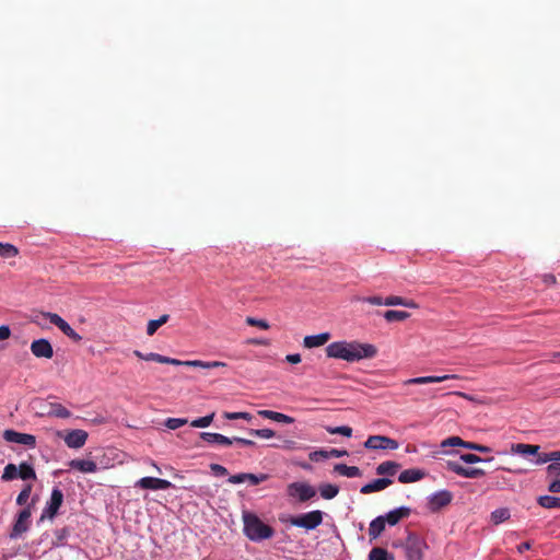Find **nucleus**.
I'll return each mask as SVG.
<instances>
[{"label":"nucleus","instance_id":"f257e3e1","mask_svg":"<svg viewBox=\"0 0 560 560\" xmlns=\"http://www.w3.org/2000/svg\"><path fill=\"white\" fill-rule=\"evenodd\" d=\"M325 351L327 358L343 360L350 363L373 359L377 355V348L374 345L358 340L335 341L329 343Z\"/></svg>","mask_w":560,"mask_h":560},{"label":"nucleus","instance_id":"f03ea898","mask_svg":"<svg viewBox=\"0 0 560 560\" xmlns=\"http://www.w3.org/2000/svg\"><path fill=\"white\" fill-rule=\"evenodd\" d=\"M133 354L144 361H154L163 364H172V365H184L190 368H200V369H215V368H225L226 363L222 361H201V360H187L180 361L178 359H173L170 357H165L155 352L142 353L139 350H135Z\"/></svg>","mask_w":560,"mask_h":560},{"label":"nucleus","instance_id":"7ed1b4c3","mask_svg":"<svg viewBox=\"0 0 560 560\" xmlns=\"http://www.w3.org/2000/svg\"><path fill=\"white\" fill-rule=\"evenodd\" d=\"M244 534L253 541H261L273 536V529L256 514L243 512Z\"/></svg>","mask_w":560,"mask_h":560},{"label":"nucleus","instance_id":"20e7f679","mask_svg":"<svg viewBox=\"0 0 560 560\" xmlns=\"http://www.w3.org/2000/svg\"><path fill=\"white\" fill-rule=\"evenodd\" d=\"M550 464L547 466V478L549 480L548 490L552 493H560V451L550 453H542L534 459V464L542 465L546 463Z\"/></svg>","mask_w":560,"mask_h":560},{"label":"nucleus","instance_id":"39448f33","mask_svg":"<svg viewBox=\"0 0 560 560\" xmlns=\"http://www.w3.org/2000/svg\"><path fill=\"white\" fill-rule=\"evenodd\" d=\"M395 546L402 549L407 560H424V555L429 549L425 539L415 533H409L402 541Z\"/></svg>","mask_w":560,"mask_h":560},{"label":"nucleus","instance_id":"423d86ee","mask_svg":"<svg viewBox=\"0 0 560 560\" xmlns=\"http://www.w3.org/2000/svg\"><path fill=\"white\" fill-rule=\"evenodd\" d=\"M43 319H48L50 324L58 327L70 339L74 341H80L82 339L81 336L58 314L50 312H40L32 318V322L36 323L42 327H45Z\"/></svg>","mask_w":560,"mask_h":560},{"label":"nucleus","instance_id":"0eeeda50","mask_svg":"<svg viewBox=\"0 0 560 560\" xmlns=\"http://www.w3.org/2000/svg\"><path fill=\"white\" fill-rule=\"evenodd\" d=\"M287 492L289 497L296 499L300 502H305L316 495L315 488L304 481L290 483L287 488Z\"/></svg>","mask_w":560,"mask_h":560},{"label":"nucleus","instance_id":"6e6552de","mask_svg":"<svg viewBox=\"0 0 560 560\" xmlns=\"http://www.w3.org/2000/svg\"><path fill=\"white\" fill-rule=\"evenodd\" d=\"M31 515H32V512H31L30 508L23 509L16 515L15 522H14L12 529L10 532V535H9L11 539L21 538L23 536V534H25L30 529Z\"/></svg>","mask_w":560,"mask_h":560},{"label":"nucleus","instance_id":"1a4fd4ad","mask_svg":"<svg viewBox=\"0 0 560 560\" xmlns=\"http://www.w3.org/2000/svg\"><path fill=\"white\" fill-rule=\"evenodd\" d=\"M323 522V513L318 510L304 513L291 518V524L305 529H314Z\"/></svg>","mask_w":560,"mask_h":560},{"label":"nucleus","instance_id":"9d476101","mask_svg":"<svg viewBox=\"0 0 560 560\" xmlns=\"http://www.w3.org/2000/svg\"><path fill=\"white\" fill-rule=\"evenodd\" d=\"M364 447L372 451H394L399 447V444L396 440L386 435H371L364 442Z\"/></svg>","mask_w":560,"mask_h":560},{"label":"nucleus","instance_id":"9b49d317","mask_svg":"<svg viewBox=\"0 0 560 560\" xmlns=\"http://www.w3.org/2000/svg\"><path fill=\"white\" fill-rule=\"evenodd\" d=\"M63 501V494L60 489L54 488L50 494V499L47 502L45 509L42 513V520L44 518H50L52 520L55 515L57 514L59 508L61 506Z\"/></svg>","mask_w":560,"mask_h":560},{"label":"nucleus","instance_id":"f8f14e48","mask_svg":"<svg viewBox=\"0 0 560 560\" xmlns=\"http://www.w3.org/2000/svg\"><path fill=\"white\" fill-rule=\"evenodd\" d=\"M3 438L7 442L22 444L28 447H35L36 439L32 434L20 433L14 430H5Z\"/></svg>","mask_w":560,"mask_h":560},{"label":"nucleus","instance_id":"ddd939ff","mask_svg":"<svg viewBox=\"0 0 560 560\" xmlns=\"http://www.w3.org/2000/svg\"><path fill=\"white\" fill-rule=\"evenodd\" d=\"M88 436L89 434L86 431L81 429H74L68 431L63 435V441L70 448H80L85 444Z\"/></svg>","mask_w":560,"mask_h":560},{"label":"nucleus","instance_id":"4468645a","mask_svg":"<svg viewBox=\"0 0 560 560\" xmlns=\"http://www.w3.org/2000/svg\"><path fill=\"white\" fill-rule=\"evenodd\" d=\"M459 378L456 374H445V375H429V376H418L413 378L406 380L404 385H424L431 383H441L448 380H457Z\"/></svg>","mask_w":560,"mask_h":560},{"label":"nucleus","instance_id":"2eb2a0df","mask_svg":"<svg viewBox=\"0 0 560 560\" xmlns=\"http://www.w3.org/2000/svg\"><path fill=\"white\" fill-rule=\"evenodd\" d=\"M172 486L168 480L155 477H143L136 482V487L150 490H166Z\"/></svg>","mask_w":560,"mask_h":560},{"label":"nucleus","instance_id":"dca6fc26","mask_svg":"<svg viewBox=\"0 0 560 560\" xmlns=\"http://www.w3.org/2000/svg\"><path fill=\"white\" fill-rule=\"evenodd\" d=\"M453 495L447 490H440L429 497V508L431 511H438L451 503Z\"/></svg>","mask_w":560,"mask_h":560},{"label":"nucleus","instance_id":"f3484780","mask_svg":"<svg viewBox=\"0 0 560 560\" xmlns=\"http://www.w3.org/2000/svg\"><path fill=\"white\" fill-rule=\"evenodd\" d=\"M31 351L36 358L51 359L54 349L47 339L34 340L31 343Z\"/></svg>","mask_w":560,"mask_h":560},{"label":"nucleus","instance_id":"a211bd4d","mask_svg":"<svg viewBox=\"0 0 560 560\" xmlns=\"http://www.w3.org/2000/svg\"><path fill=\"white\" fill-rule=\"evenodd\" d=\"M392 480L388 479V478H380V479H375L366 485H364L360 492L363 493V494H369V493H372V492H378V491H382L384 489H386L388 486L392 485Z\"/></svg>","mask_w":560,"mask_h":560},{"label":"nucleus","instance_id":"6ab92c4d","mask_svg":"<svg viewBox=\"0 0 560 560\" xmlns=\"http://www.w3.org/2000/svg\"><path fill=\"white\" fill-rule=\"evenodd\" d=\"M330 337L331 336L329 332H322L318 335L306 336L303 339V346L308 349L317 348V347L326 345L328 342V340L330 339Z\"/></svg>","mask_w":560,"mask_h":560},{"label":"nucleus","instance_id":"aec40b11","mask_svg":"<svg viewBox=\"0 0 560 560\" xmlns=\"http://www.w3.org/2000/svg\"><path fill=\"white\" fill-rule=\"evenodd\" d=\"M69 466L83 474H93L97 470L96 463L90 459H72Z\"/></svg>","mask_w":560,"mask_h":560},{"label":"nucleus","instance_id":"412c9836","mask_svg":"<svg viewBox=\"0 0 560 560\" xmlns=\"http://www.w3.org/2000/svg\"><path fill=\"white\" fill-rule=\"evenodd\" d=\"M425 472L418 468L406 469L398 476V481L401 483L416 482L424 478Z\"/></svg>","mask_w":560,"mask_h":560},{"label":"nucleus","instance_id":"4be33fe9","mask_svg":"<svg viewBox=\"0 0 560 560\" xmlns=\"http://www.w3.org/2000/svg\"><path fill=\"white\" fill-rule=\"evenodd\" d=\"M410 513V509L406 506H400L395 510L389 511L387 514L383 515L385 517V522L392 526L396 525L400 520L407 517Z\"/></svg>","mask_w":560,"mask_h":560},{"label":"nucleus","instance_id":"5701e85b","mask_svg":"<svg viewBox=\"0 0 560 560\" xmlns=\"http://www.w3.org/2000/svg\"><path fill=\"white\" fill-rule=\"evenodd\" d=\"M200 438L210 444H220L224 446H229L233 443V440L222 435L220 433H212V432H201Z\"/></svg>","mask_w":560,"mask_h":560},{"label":"nucleus","instance_id":"b1692460","mask_svg":"<svg viewBox=\"0 0 560 560\" xmlns=\"http://www.w3.org/2000/svg\"><path fill=\"white\" fill-rule=\"evenodd\" d=\"M539 448H540L539 445L518 443V444L512 445L511 451L514 454H520L523 456H536V458H537L538 455H541L539 453Z\"/></svg>","mask_w":560,"mask_h":560},{"label":"nucleus","instance_id":"393cba45","mask_svg":"<svg viewBox=\"0 0 560 560\" xmlns=\"http://www.w3.org/2000/svg\"><path fill=\"white\" fill-rule=\"evenodd\" d=\"M258 415L261 416L265 419L273 420L281 423H293L294 419L290 416H287L281 412L272 411V410H259Z\"/></svg>","mask_w":560,"mask_h":560},{"label":"nucleus","instance_id":"a878e982","mask_svg":"<svg viewBox=\"0 0 560 560\" xmlns=\"http://www.w3.org/2000/svg\"><path fill=\"white\" fill-rule=\"evenodd\" d=\"M385 517L384 516H377L374 518L369 526V536L373 539L377 538L383 530L385 529Z\"/></svg>","mask_w":560,"mask_h":560},{"label":"nucleus","instance_id":"bb28decb","mask_svg":"<svg viewBox=\"0 0 560 560\" xmlns=\"http://www.w3.org/2000/svg\"><path fill=\"white\" fill-rule=\"evenodd\" d=\"M334 470L348 478H355L362 475L361 470L357 466H348L346 464H336Z\"/></svg>","mask_w":560,"mask_h":560},{"label":"nucleus","instance_id":"cd10ccee","mask_svg":"<svg viewBox=\"0 0 560 560\" xmlns=\"http://www.w3.org/2000/svg\"><path fill=\"white\" fill-rule=\"evenodd\" d=\"M537 503L545 509H560V498L552 495H540Z\"/></svg>","mask_w":560,"mask_h":560},{"label":"nucleus","instance_id":"c85d7f7f","mask_svg":"<svg viewBox=\"0 0 560 560\" xmlns=\"http://www.w3.org/2000/svg\"><path fill=\"white\" fill-rule=\"evenodd\" d=\"M510 510L508 508H499L491 512L490 520L494 525H499L510 518Z\"/></svg>","mask_w":560,"mask_h":560},{"label":"nucleus","instance_id":"c756f323","mask_svg":"<svg viewBox=\"0 0 560 560\" xmlns=\"http://www.w3.org/2000/svg\"><path fill=\"white\" fill-rule=\"evenodd\" d=\"M168 318L170 316L167 314H164L160 316L158 319L149 320L147 325L148 336H153L162 325L167 323Z\"/></svg>","mask_w":560,"mask_h":560},{"label":"nucleus","instance_id":"7c9ffc66","mask_svg":"<svg viewBox=\"0 0 560 560\" xmlns=\"http://www.w3.org/2000/svg\"><path fill=\"white\" fill-rule=\"evenodd\" d=\"M368 560H395V557L386 549L375 547L370 551Z\"/></svg>","mask_w":560,"mask_h":560},{"label":"nucleus","instance_id":"2f4dec72","mask_svg":"<svg viewBox=\"0 0 560 560\" xmlns=\"http://www.w3.org/2000/svg\"><path fill=\"white\" fill-rule=\"evenodd\" d=\"M399 468V465L395 462H390V460H387V462H383L381 463L377 468H376V472L378 475H388V476H393L396 474L397 469Z\"/></svg>","mask_w":560,"mask_h":560},{"label":"nucleus","instance_id":"473e14b6","mask_svg":"<svg viewBox=\"0 0 560 560\" xmlns=\"http://www.w3.org/2000/svg\"><path fill=\"white\" fill-rule=\"evenodd\" d=\"M318 490L320 492L322 498L326 500L334 499L339 492V488L332 483H322Z\"/></svg>","mask_w":560,"mask_h":560},{"label":"nucleus","instance_id":"72a5a7b5","mask_svg":"<svg viewBox=\"0 0 560 560\" xmlns=\"http://www.w3.org/2000/svg\"><path fill=\"white\" fill-rule=\"evenodd\" d=\"M410 317V314L405 311H386L384 313V318L392 323V322H402Z\"/></svg>","mask_w":560,"mask_h":560},{"label":"nucleus","instance_id":"f704fd0d","mask_svg":"<svg viewBox=\"0 0 560 560\" xmlns=\"http://www.w3.org/2000/svg\"><path fill=\"white\" fill-rule=\"evenodd\" d=\"M18 477L21 478L22 480H28V479L34 480V479H36V474H35L34 468L31 465H28L27 463H22L19 466Z\"/></svg>","mask_w":560,"mask_h":560},{"label":"nucleus","instance_id":"c9c22d12","mask_svg":"<svg viewBox=\"0 0 560 560\" xmlns=\"http://www.w3.org/2000/svg\"><path fill=\"white\" fill-rule=\"evenodd\" d=\"M19 467H16L14 464H8L4 467L3 474L1 476V479L3 481H10L15 478H18Z\"/></svg>","mask_w":560,"mask_h":560},{"label":"nucleus","instance_id":"e433bc0d","mask_svg":"<svg viewBox=\"0 0 560 560\" xmlns=\"http://www.w3.org/2000/svg\"><path fill=\"white\" fill-rule=\"evenodd\" d=\"M19 254V250L15 246L11 244H2L0 243V256L4 258L15 257Z\"/></svg>","mask_w":560,"mask_h":560},{"label":"nucleus","instance_id":"4c0bfd02","mask_svg":"<svg viewBox=\"0 0 560 560\" xmlns=\"http://www.w3.org/2000/svg\"><path fill=\"white\" fill-rule=\"evenodd\" d=\"M213 418H214V412H212L208 416H205L202 418L195 419L191 421L190 424L194 428H207L211 424V422L213 421Z\"/></svg>","mask_w":560,"mask_h":560},{"label":"nucleus","instance_id":"58836bf2","mask_svg":"<svg viewBox=\"0 0 560 560\" xmlns=\"http://www.w3.org/2000/svg\"><path fill=\"white\" fill-rule=\"evenodd\" d=\"M326 430L330 434H341L343 436L350 438L352 435V429L347 425L341 427H327Z\"/></svg>","mask_w":560,"mask_h":560},{"label":"nucleus","instance_id":"ea45409f","mask_svg":"<svg viewBox=\"0 0 560 560\" xmlns=\"http://www.w3.org/2000/svg\"><path fill=\"white\" fill-rule=\"evenodd\" d=\"M308 458L312 462H322L329 458V451L328 450H317L314 452H311L308 454Z\"/></svg>","mask_w":560,"mask_h":560},{"label":"nucleus","instance_id":"a19ab883","mask_svg":"<svg viewBox=\"0 0 560 560\" xmlns=\"http://www.w3.org/2000/svg\"><path fill=\"white\" fill-rule=\"evenodd\" d=\"M31 492H32V486L31 485L24 486V488L22 489V491L19 493V495L16 498V504L24 505L27 502V500L30 499Z\"/></svg>","mask_w":560,"mask_h":560},{"label":"nucleus","instance_id":"79ce46f5","mask_svg":"<svg viewBox=\"0 0 560 560\" xmlns=\"http://www.w3.org/2000/svg\"><path fill=\"white\" fill-rule=\"evenodd\" d=\"M50 415L58 418H69L71 412L62 405H55L51 407Z\"/></svg>","mask_w":560,"mask_h":560},{"label":"nucleus","instance_id":"37998d69","mask_svg":"<svg viewBox=\"0 0 560 560\" xmlns=\"http://www.w3.org/2000/svg\"><path fill=\"white\" fill-rule=\"evenodd\" d=\"M187 423V419L184 418H168L165 421V425L170 430H176Z\"/></svg>","mask_w":560,"mask_h":560},{"label":"nucleus","instance_id":"c03bdc74","mask_svg":"<svg viewBox=\"0 0 560 560\" xmlns=\"http://www.w3.org/2000/svg\"><path fill=\"white\" fill-rule=\"evenodd\" d=\"M249 433L261 439H271L276 435L275 431L271 429H252Z\"/></svg>","mask_w":560,"mask_h":560},{"label":"nucleus","instance_id":"a18cd8bd","mask_svg":"<svg viewBox=\"0 0 560 560\" xmlns=\"http://www.w3.org/2000/svg\"><path fill=\"white\" fill-rule=\"evenodd\" d=\"M464 440L459 436H450L441 442V447H453V446H462L464 447Z\"/></svg>","mask_w":560,"mask_h":560},{"label":"nucleus","instance_id":"49530a36","mask_svg":"<svg viewBox=\"0 0 560 560\" xmlns=\"http://www.w3.org/2000/svg\"><path fill=\"white\" fill-rule=\"evenodd\" d=\"M485 476V471L480 468L464 467L462 477L464 478H480Z\"/></svg>","mask_w":560,"mask_h":560},{"label":"nucleus","instance_id":"de8ad7c7","mask_svg":"<svg viewBox=\"0 0 560 560\" xmlns=\"http://www.w3.org/2000/svg\"><path fill=\"white\" fill-rule=\"evenodd\" d=\"M267 479L266 475H254V474H247L245 472V482H249L250 485L255 486L258 485Z\"/></svg>","mask_w":560,"mask_h":560},{"label":"nucleus","instance_id":"09e8293b","mask_svg":"<svg viewBox=\"0 0 560 560\" xmlns=\"http://www.w3.org/2000/svg\"><path fill=\"white\" fill-rule=\"evenodd\" d=\"M460 460L466 463V464H476V463L483 462V459L481 457H479L476 454H470V453L462 454L460 455Z\"/></svg>","mask_w":560,"mask_h":560},{"label":"nucleus","instance_id":"8fccbe9b","mask_svg":"<svg viewBox=\"0 0 560 560\" xmlns=\"http://www.w3.org/2000/svg\"><path fill=\"white\" fill-rule=\"evenodd\" d=\"M446 468L452 471V472H455L456 475L460 476L463 475V470H464V466L460 465L459 463L457 462H452V460H448L446 463Z\"/></svg>","mask_w":560,"mask_h":560},{"label":"nucleus","instance_id":"3c124183","mask_svg":"<svg viewBox=\"0 0 560 560\" xmlns=\"http://www.w3.org/2000/svg\"><path fill=\"white\" fill-rule=\"evenodd\" d=\"M246 323L249 326H256V327H259L261 329H268L269 328V324L266 320H264V319H257V318H254V317H247L246 318Z\"/></svg>","mask_w":560,"mask_h":560},{"label":"nucleus","instance_id":"603ef678","mask_svg":"<svg viewBox=\"0 0 560 560\" xmlns=\"http://www.w3.org/2000/svg\"><path fill=\"white\" fill-rule=\"evenodd\" d=\"M404 299L396 295H390L384 299V305L386 306H402Z\"/></svg>","mask_w":560,"mask_h":560},{"label":"nucleus","instance_id":"864d4df0","mask_svg":"<svg viewBox=\"0 0 560 560\" xmlns=\"http://www.w3.org/2000/svg\"><path fill=\"white\" fill-rule=\"evenodd\" d=\"M210 468H211V471L215 476H225V475H228V469L224 466H222V465L211 464Z\"/></svg>","mask_w":560,"mask_h":560},{"label":"nucleus","instance_id":"5fc2aeb1","mask_svg":"<svg viewBox=\"0 0 560 560\" xmlns=\"http://www.w3.org/2000/svg\"><path fill=\"white\" fill-rule=\"evenodd\" d=\"M362 301L372 305H384V299L381 296L363 298Z\"/></svg>","mask_w":560,"mask_h":560},{"label":"nucleus","instance_id":"6e6d98bb","mask_svg":"<svg viewBox=\"0 0 560 560\" xmlns=\"http://www.w3.org/2000/svg\"><path fill=\"white\" fill-rule=\"evenodd\" d=\"M229 482L233 485L245 482V472L231 476Z\"/></svg>","mask_w":560,"mask_h":560},{"label":"nucleus","instance_id":"4d7b16f0","mask_svg":"<svg viewBox=\"0 0 560 560\" xmlns=\"http://www.w3.org/2000/svg\"><path fill=\"white\" fill-rule=\"evenodd\" d=\"M328 451H329V458H331V457L339 458V457H343V456L348 455V452L346 450L332 448V450H328Z\"/></svg>","mask_w":560,"mask_h":560},{"label":"nucleus","instance_id":"13d9d810","mask_svg":"<svg viewBox=\"0 0 560 560\" xmlns=\"http://www.w3.org/2000/svg\"><path fill=\"white\" fill-rule=\"evenodd\" d=\"M11 336L9 326H0V340H7Z\"/></svg>","mask_w":560,"mask_h":560},{"label":"nucleus","instance_id":"bf43d9fd","mask_svg":"<svg viewBox=\"0 0 560 560\" xmlns=\"http://www.w3.org/2000/svg\"><path fill=\"white\" fill-rule=\"evenodd\" d=\"M281 447L287 451H294L299 448L296 443L292 440H285Z\"/></svg>","mask_w":560,"mask_h":560},{"label":"nucleus","instance_id":"052dcab7","mask_svg":"<svg viewBox=\"0 0 560 560\" xmlns=\"http://www.w3.org/2000/svg\"><path fill=\"white\" fill-rule=\"evenodd\" d=\"M285 360L289 362V363H292V364H298L301 362V355L299 353H293V354H288L285 357Z\"/></svg>","mask_w":560,"mask_h":560},{"label":"nucleus","instance_id":"680f3d73","mask_svg":"<svg viewBox=\"0 0 560 560\" xmlns=\"http://www.w3.org/2000/svg\"><path fill=\"white\" fill-rule=\"evenodd\" d=\"M223 418L228 419V420H238L241 419V412H223Z\"/></svg>","mask_w":560,"mask_h":560},{"label":"nucleus","instance_id":"e2e57ef3","mask_svg":"<svg viewBox=\"0 0 560 560\" xmlns=\"http://www.w3.org/2000/svg\"><path fill=\"white\" fill-rule=\"evenodd\" d=\"M232 440H233V442H236V443H238L241 445H245V446H252L255 444L252 440H247V439H243V438H233Z\"/></svg>","mask_w":560,"mask_h":560},{"label":"nucleus","instance_id":"0e129e2a","mask_svg":"<svg viewBox=\"0 0 560 560\" xmlns=\"http://www.w3.org/2000/svg\"><path fill=\"white\" fill-rule=\"evenodd\" d=\"M542 281L547 285H551V284L556 283V277L553 275H544L542 276Z\"/></svg>","mask_w":560,"mask_h":560},{"label":"nucleus","instance_id":"69168bd1","mask_svg":"<svg viewBox=\"0 0 560 560\" xmlns=\"http://www.w3.org/2000/svg\"><path fill=\"white\" fill-rule=\"evenodd\" d=\"M402 306L409 307V308H418V304L412 300L404 299Z\"/></svg>","mask_w":560,"mask_h":560},{"label":"nucleus","instance_id":"338daca9","mask_svg":"<svg viewBox=\"0 0 560 560\" xmlns=\"http://www.w3.org/2000/svg\"><path fill=\"white\" fill-rule=\"evenodd\" d=\"M530 549V544L529 542H522L521 545L517 546V551L520 553H523L524 551Z\"/></svg>","mask_w":560,"mask_h":560},{"label":"nucleus","instance_id":"774afa93","mask_svg":"<svg viewBox=\"0 0 560 560\" xmlns=\"http://www.w3.org/2000/svg\"><path fill=\"white\" fill-rule=\"evenodd\" d=\"M477 443H472V442H464V448H467V450H471V451H476L477 452Z\"/></svg>","mask_w":560,"mask_h":560}]
</instances>
